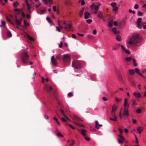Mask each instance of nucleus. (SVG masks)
<instances>
[{
  "label": "nucleus",
  "mask_w": 146,
  "mask_h": 146,
  "mask_svg": "<svg viewBox=\"0 0 146 146\" xmlns=\"http://www.w3.org/2000/svg\"><path fill=\"white\" fill-rule=\"evenodd\" d=\"M72 66L76 69H79L82 68V65L79 61L75 60L72 61Z\"/></svg>",
  "instance_id": "nucleus-1"
},
{
  "label": "nucleus",
  "mask_w": 146,
  "mask_h": 146,
  "mask_svg": "<svg viewBox=\"0 0 146 146\" xmlns=\"http://www.w3.org/2000/svg\"><path fill=\"white\" fill-rule=\"evenodd\" d=\"M130 39V40L128 43L130 44H132L138 42L140 40V37H131Z\"/></svg>",
  "instance_id": "nucleus-2"
},
{
  "label": "nucleus",
  "mask_w": 146,
  "mask_h": 146,
  "mask_svg": "<svg viewBox=\"0 0 146 146\" xmlns=\"http://www.w3.org/2000/svg\"><path fill=\"white\" fill-rule=\"evenodd\" d=\"M29 56L27 53L24 52L21 55L22 60L24 64H27L28 63V59Z\"/></svg>",
  "instance_id": "nucleus-3"
},
{
  "label": "nucleus",
  "mask_w": 146,
  "mask_h": 146,
  "mask_svg": "<svg viewBox=\"0 0 146 146\" xmlns=\"http://www.w3.org/2000/svg\"><path fill=\"white\" fill-rule=\"evenodd\" d=\"M70 59L69 55L68 54H65L64 56L63 61L64 62H67L70 61Z\"/></svg>",
  "instance_id": "nucleus-4"
},
{
  "label": "nucleus",
  "mask_w": 146,
  "mask_h": 146,
  "mask_svg": "<svg viewBox=\"0 0 146 146\" xmlns=\"http://www.w3.org/2000/svg\"><path fill=\"white\" fill-rule=\"evenodd\" d=\"M72 26L71 24H68L66 26L64 27V29L67 31H73L72 30Z\"/></svg>",
  "instance_id": "nucleus-5"
},
{
  "label": "nucleus",
  "mask_w": 146,
  "mask_h": 146,
  "mask_svg": "<svg viewBox=\"0 0 146 146\" xmlns=\"http://www.w3.org/2000/svg\"><path fill=\"white\" fill-rule=\"evenodd\" d=\"M118 136L120 138L118 139L119 143H122L123 142L125 141L124 137L123 136L120 135H118Z\"/></svg>",
  "instance_id": "nucleus-6"
},
{
  "label": "nucleus",
  "mask_w": 146,
  "mask_h": 146,
  "mask_svg": "<svg viewBox=\"0 0 146 146\" xmlns=\"http://www.w3.org/2000/svg\"><path fill=\"white\" fill-rule=\"evenodd\" d=\"M51 60L54 66H56L58 64V62L56 59L54 58V56L52 57Z\"/></svg>",
  "instance_id": "nucleus-7"
},
{
  "label": "nucleus",
  "mask_w": 146,
  "mask_h": 146,
  "mask_svg": "<svg viewBox=\"0 0 146 146\" xmlns=\"http://www.w3.org/2000/svg\"><path fill=\"white\" fill-rule=\"evenodd\" d=\"M120 46L121 47V49L123 51L125 52V53L127 54H130V52L128 50H126L123 45H120Z\"/></svg>",
  "instance_id": "nucleus-8"
},
{
  "label": "nucleus",
  "mask_w": 146,
  "mask_h": 146,
  "mask_svg": "<svg viewBox=\"0 0 146 146\" xmlns=\"http://www.w3.org/2000/svg\"><path fill=\"white\" fill-rule=\"evenodd\" d=\"M120 44L119 43L116 44L112 47V49L114 51L117 50L120 47Z\"/></svg>",
  "instance_id": "nucleus-9"
},
{
  "label": "nucleus",
  "mask_w": 146,
  "mask_h": 146,
  "mask_svg": "<svg viewBox=\"0 0 146 146\" xmlns=\"http://www.w3.org/2000/svg\"><path fill=\"white\" fill-rule=\"evenodd\" d=\"M44 89L48 92H49L52 90V88L51 86H49L46 85L45 86Z\"/></svg>",
  "instance_id": "nucleus-10"
},
{
  "label": "nucleus",
  "mask_w": 146,
  "mask_h": 146,
  "mask_svg": "<svg viewBox=\"0 0 146 146\" xmlns=\"http://www.w3.org/2000/svg\"><path fill=\"white\" fill-rule=\"evenodd\" d=\"M84 18L86 19L90 18V14L88 11H86L84 13Z\"/></svg>",
  "instance_id": "nucleus-11"
},
{
  "label": "nucleus",
  "mask_w": 146,
  "mask_h": 146,
  "mask_svg": "<svg viewBox=\"0 0 146 146\" xmlns=\"http://www.w3.org/2000/svg\"><path fill=\"white\" fill-rule=\"evenodd\" d=\"M90 8L92 10H96L98 9L99 7L98 6L96 5L95 4H93L90 6Z\"/></svg>",
  "instance_id": "nucleus-12"
},
{
  "label": "nucleus",
  "mask_w": 146,
  "mask_h": 146,
  "mask_svg": "<svg viewBox=\"0 0 146 146\" xmlns=\"http://www.w3.org/2000/svg\"><path fill=\"white\" fill-rule=\"evenodd\" d=\"M97 16L100 19H102L104 21V20L103 16V14L101 11H100L98 12Z\"/></svg>",
  "instance_id": "nucleus-13"
},
{
  "label": "nucleus",
  "mask_w": 146,
  "mask_h": 146,
  "mask_svg": "<svg viewBox=\"0 0 146 146\" xmlns=\"http://www.w3.org/2000/svg\"><path fill=\"white\" fill-rule=\"evenodd\" d=\"M124 111L123 113L122 114L123 116H124V115H125L126 116L129 115L128 112V109L127 108H124Z\"/></svg>",
  "instance_id": "nucleus-14"
},
{
  "label": "nucleus",
  "mask_w": 146,
  "mask_h": 146,
  "mask_svg": "<svg viewBox=\"0 0 146 146\" xmlns=\"http://www.w3.org/2000/svg\"><path fill=\"white\" fill-rule=\"evenodd\" d=\"M133 95L137 98H141V95L139 93L134 92L133 93Z\"/></svg>",
  "instance_id": "nucleus-15"
},
{
  "label": "nucleus",
  "mask_w": 146,
  "mask_h": 146,
  "mask_svg": "<svg viewBox=\"0 0 146 146\" xmlns=\"http://www.w3.org/2000/svg\"><path fill=\"white\" fill-rule=\"evenodd\" d=\"M135 72L138 74V75H139L141 77H144V76L141 74V73L139 72V69L137 68H135Z\"/></svg>",
  "instance_id": "nucleus-16"
},
{
  "label": "nucleus",
  "mask_w": 146,
  "mask_h": 146,
  "mask_svg": "<svg viewBox=\"0 0 146 146\" xmlns=\"http://www.w3.org/2000/svg\"><path fill=\"white\" fill-rule=\"evenodd\" d=\"M137 130L138 131L139 133V134H140L143 130V127L139 126L137 127Z\"/></svg>",
  "instance_id": "nucleus-17"
},
{
  "label": "nucleus",
  "mask_w": 146,
  "mask_h": 146,
  "mask_svg": "<svg viewBox=\"0 0 146 146\" xmlns=\"http://www.w3.org/2000/svg\"><path fill=\"white\" fill-rule=\"evenodd\" d=\"M117 108V106H116L115 104H113V105L112 108V110L111 111V112H115V111Z\"/></svg>",
  "instance_id": "nucleus-18"
},
{
  "label": "nucleus",
  "mask_w": 146,
  "mask_h": 146,
  "mask_svg": "<svg viewBox=\"0 0 146 146\" xmlns=\"http://www.w3.org/2000/svg\"><path fill=\"white\" fill-rule=\"evenodd\" d=\"M43 1L46 4H48V3L50 4L52 3V0H43Z\"/></svg>",
  "instance_id": "nucleus-19"
},
{
  "label": "nucleus",
  "mask_w": 146,
  "mask_h": 146,
  "mask_svg": "<svg viewBox=\"0 0 146 146\" xmlns=\"http://www.w3.org/2000/svg\"><path fill=\"white\" fill-rule=\"evenodd\" d=\"M86 130L84 129H82L81 130V131L80 133L84 137H85L86 136Z\"/></svg>",
  "instance_id": "nucleus-20"
},
{
  "label": "nucleus",
  "mask_w": 146,
  "mask_h": 146,
  "mask_svg": "<svg viewBox=\"0 0 146 146\" xmlns=\"http://www.w3.org/2000/svg\"><path fill=\"white\" fill-rule=\"evenodd\" d=\"M95 127L97 129H99L100 128V127H99V125L100 124L99 123L98 121H95Z\"/></svg>",
  "instance_id": "nucleus-21"
},
{
  "label": "nucleus",
  "mask_w": 146,
  "mask_h": 146,
  "mask_svg": "<svg viewBox=\"0 0 146 146\" xmlns=\"http://www.w3.org/2000/svg\"><path fill=\"white\" fill-rule=\"evenodd\" d=\"M84 8H83L80 11L79 13V16L80 17H81L83 14L84 10Z\"/></svg>",
  "instance_id": "nucleus-22"
},
{
  "label": "nucleus",
  "mask_w": 146,
  "mask_h": 146,
  "mask_svg": "<svg viewBox=\"0 0 146 146\" xmlns=\"http://www.w3.org/2000/svg\"><path fill=\"white\" fill-rule=\"evenodd\" d=\"M118 79L119 81L122 82L123 81V77L121 75L119 74L118 77Z\"/></svg>",
  "instance_id": "nucleus-23"
},
{
  "label": "nucleus",
  "mask_w": 146,
  "mask_h": 146,
  "mask_svg": "<svg viewBox=\"0 0 146 146\" xmlns=\"http://www.w3.org/2000/svg\"><path fill=\"white\" fill-rule=\"evenodd\" d=\"M67 142H70V145L69 146H71L73 145H74V143L75 142L73 140H72L71 141L69 140L67 141Z\"/></svg>",
  "instance_id": "nucleus-24"
},
{
  "label": "nucleus",
  "mask_w": 146,
  "mask_h": 146,
  "mask_svg": "<svg viewBox=\"0 0 146 146\" xmlns=\"http://www.w3.org/2000/svg\"><path fill=\"white\" fill-rule=\"evenodd\" d=\"M6 18L7 20L8 21L9 23H11L12 25H14V23H13V22H12L11 20L7 16L6 17Z\"/></svg>",
  "instance_id": "nucleus-25"
},
{
  "label": "nucleus",
  "mask_w": 146,
  "mask_h": 146,
  "mask_svg": "<svg viewBox=\"0 0 146 146\" xmlns=\"http://www.w3.org/2000/svg\"><path fill=\"white\" fill-rule=\"evenodd\" d=\"M141 22L142 19L141 18H138L137 21V23L138 24V26L139 25V23H141Z\"/></svg>",
  "instance_id": "nucleus-26"
},
{
  "label": "nucleus",
  "mask_w": 146,
  "mask_h": 146,
  "mask_svg": "<svg viewBox=\"0 0 146 146\" xmlns=\"http://www.w3.org/2000/svg\"><path fill=\"white\" fill-rule=\"evenodd\" d=\"M112 31L115 34H117L119 32H117L116 30V29L115 28H113L112 29Z\"/></svg>",
  "instance_id": "nucleus-27"
},
{
  "label": "nucleus",
  "mask_w": 146,
  "mask_h": 146,
  "mask_svg": "<svg viewBox=\"0 0 146 146\" xmlns=\"http://www.w3.org/2000/svg\"><path fill=\"white\" fill-rule=\"evenodd\" d=\"M46 11V10H41L38 12V13L40 14H42L44 13V12Z\"/></svg>",
  "instance_id": "nucleus-28"
},
{
  "label": "nucleus",
  "mask_w": 146,
  "mask_h": 146,
  "mask_svg": "<svg viewBox=\"0 0 146 146\" xmlns=\"http://www.w3.org/2000/svg\"><path fill=\"white\" fill-rule=\"evenodd\" d=\"M19 4V2L17 1L14 2L13 3V6L15 8Z\"/></svg>",
  "instance_id": "nucleus-29"
},
{
  "label": "nucleus",
  "mask_w": 146,
  "mask_h": 146,
  "mask_svg": "<svg viewBox=\"0 0 146 146\" xmlns=\"http://www.w3.org/2000/svg\"><path fill=\"white\" fill-rule=\"evenodd\" d=\"M124 107H127V108H129V105L128 104L127 102H124Z\"/></svg>",
  "instance_id": "nucleus-30"
},
{
  "label": "nucleus",
  "mask_w": 146,
  "mask_h": 146,
  "mask_svg": "<svg viewBox=\"0 0 146 146\" xmlns=\"http://www.w3.org/2000/svg\"><path fill=\"white\" fill-rule=\"evenodd\" d=\"M129 73L130 74L133 75L135 73V71L133 69L130 70L129 71Z\"/></svg>",
  "instance_id": "nucleus-31"
},
{
  "label": "nucleus",
  "mask_w": 146,
  "mask_h": 146,
  "mask_svg": "<svg viewBox=\"0 0 146 146\" xmlns=\"http://www.w3.org/2000/svg\"><path fill=\"white\" fill-rule=\"evenodd\" d=\"M15 22L17 23V24L18 25H20L21 24V22L18 19H15Z\"/></svg>",
  "instance_id": "nucleus-32"
},
{
  "label": "nucleus",
  "mask_w": 146,
  "mask_h": 146,
  "mask_svg": "<svg viewBox=\"0 0 146 146\" xmlns=\"http://www.w3.org/2000/svg\"><path fill=\"white\" fill-rule=\"evenodd\" d=\"M27 40L29 42V40L34 41V39L33 38V37H27Z\"/></svg>",
  "instance_id": "nucleus-33"
},
{
  "label": "nucleus",
  "mask_w": 146,
  "mask_h": 146,
  "mask_svg": "<svg viewBox=\"0 0 146 146\" xmlns=\"http://www.w3.org/2000/svg\"><path fill=\"white\" fill-rule=\"evenodd\" d=\"M53 119L56 121V123H57V124L58 125H60V123L58 121V119L57 118H56V117H54L53 118Z\"/></svg>",
  "instance_id": "nucleus-34"
},
{
  "label": "nucleus",
  "mask_w": 146,
  "mask_h": 146,
  "mask_svg": "<svg viewBox=\"0 0 146 146\" xmlns=\"http://www.w3.org/2000/svg\"><path fill=\"white\" fill-rule=\"evenodd\" d=\"M76 124L78 126L80 127H84V125L82 124L78 123H76Z\"/></svg>",
  "instance_id": "nucleus-35"
},
{
  "label": "nucleus",
  "mask_w": 146,
  "mask_h": 146,
  "mask_svg": "<svg viewBox=\"0 0 146 146\" xmlns=\"http://www.w3.org/2000/svg\"><path fill=\"white\" fill-rule=\"evenodd\" d=\"M139 25L138 26V24H137V27L138 28L141 29L142 27V22L141 23H139Z\"/></svg>",
  "instance_id": "nucleus-36"
},
{
  "label": "nucleus",
  "mask_w": 146,
  "mask_h": 146,
  "mask_svg": "<svg viewBox=\"0 0 146 146\" xmlns=\"http://www.w3.org/2000/svg\"><path fill=\"white\" fill-rule=\"evenodd\" d=\"M24 24L25 26L26 27H27V26H29V25L28 23L25 20H24ZM27 28V27H26Z\"/></svg>",
  "instance_id": "nucleus-37"
},
{
  "label": "nucleus",
  "mask_w": 146,
  "mask_h": 146,
  "mask_svg": "<svg viewBox=\"0 0 146 146\" xmlns=\"http://www.w3.org/2000/svg\"><path fill=\"white\" fill-rule=\"evenodd\" d=\"M132 58L131 57H127L125 58V60H126L127 61L129 62L131 61V60Z\"/></svg>",
  "instance_id": "nucleus-38"
},
{
  "label": "nucleus",
  "mask_w": 146,
  "mask_h": 146,
  "mask_svg": "<svg viewBox=\"0 0 146 146\" xmlns=\"http://www.w3.org/2000/svg\"><path fill=\"white\" fill-rule=\"evenodd\" d=\"M114 118H110V119L112 121H117V118L116 116H114Z\"/></svg>",
  "instance_id": "nucleus-39"
},
{
  "label": "nucleus",
  "mask_w": 146,
  "mask_h": 146,
  "mask_svg": "<svg viewBox=\"0 0 146 146\" xmlns=\"http://www.w3.org/2000/svg\"><path fill=\"white\" fill-rule=\"evenodd\" d=\"M112 24H113L112 21H110L109 22V24H108L109 26L110 27H112Z\"/></svg>",
  "instance_id": "nucleus-40"
},
{
  "label": "nucleus",
  "mask_w": 146,
  "mask_h": 146,
  "mask_svg": "<svg viewBox=\"0 0 146 146\" xmlns=\"http://www.w3.org/2000/svg\"><path fill=\"white\" fill-rule=\"evenodd\" d=\"M7 36H11L12 34L11 32L10 31H8L7 33Z\"/></svg>",
  "instance_id": "nucleus-41"
},
{
  "label": "nucleus",
  "mask_w": 146,
  "mask_h": 146,
  "mask_svg": "<svg viewBox=\"0 0 146 146\" xmlns=\"http://www.w3.org/2000/svg\"><path fill=\"white\" fill-rule=\"evenodd\" d=\"M116 3L115 2H112L111 3V5L113 7H115Z\"/></svg>",
  "instance_id": "nucleus-42"
},
{
  "label": "nucleus",
  "mask_w": 146,
  "mask_h": 146,
  "mask_svg": "<svg viewBox=\"0 0 146 146\" xmlns=\"http://www.w3.org/2000/svg\"><path fill=\"white\" fill-rule=\"evenodd\" d=\"M57 136L58 137H63V136L59 132H58V133H56Z\"/></svg>",
  "instance_id": "nucleus-43"
},
{
  "label": "nucleus",
  "mask_w": 146,
  "mask_h": 146,
  "mask_svg": "<svg viewBox=\"0 0 146 146\" xmlns=\"http://www.w3.org/2000/svg\"><path fill=\"white\" fill-rule=\"evenodd\" d=\"M137 15L138 16H141L143 15V13L140 11H138L137 12Z\"/></svg>",
  "instance_id": "nucleus-44"
},
{
  "label": "nucleus",
  "mask_w": 146,
  "mask_h": 146,
  "mask_svg": "<svg viewBox=\"0 0 146 146\" xmlns=\"http://www.w3.org/2000/svg\"><path fill=\"white\" fill-rule=\"evenodd\" d=\"M136 111L137 113H141L142 111L140 109L138 108L136 110Z\"/></svg>",
  "instance_id": "nucleus-45"
},
{
  "label": "nucleus",
  "mask_w": 146,
  "mask_h": 146,
  "mask_svg": "<svg viewBox=\"0 0 146 146\" xmlns=\"http://www.w3.org/2000/svg\"><path fill=\"white\" fill-rule=\"evenodd\" d=\"M60 111L61 112L62 114L63 115L64 117L66 115L64 113V111L61 109H60Z\"/></svg>",
  "instance_id": "nucleus-46"
},
{
  "label": "nucleus",
  "mask_w": 146,
  "mask_h": 146,
  "mask_svg": "<svg viewBox=\"0 0 146 146\" xmlns=\"http://www.w3.org/2000/svg\"><path fill=\"white\" fill-rule=\"evenodd\" d=\"M118 130L119 131V132L120 134H122L123 132V131L120 128H118Z\"/></svg>",
  "instance_id": "nucleus-47"
},
{
  "label": "nucleus",
  "mask_w": 146,
  "mask_h": 146,
  "mask_svg": "<svg viewBox=\"0 0 146 146\" xmlns=\"http://www.w3.org/2000/svg\"><path fill=\"white\" fill-rule=\"evenodd\" d=\"M46 19L48 21L49 23H52V21L50 19V18L49 17H47L46 18Z\"/></svg>",
  "instance_id": "nucleus-48"
},
{
  "label": "nucleus",
  "mask_w": 146,
  "mask_h": 146,
  "mask_svg": "<svg viewBox=\"0 0 146 146\" xmlns=\"http://www.w3.org/2000/svg\"><path fill=\"white\" fill-rule=\"evenodd\" d=\"M121 99H119L117 98H116L115 99V101L117 102H120L121 101Z\"/></svg>",
  "instance_id": "nucleus-49"
},
{
  "label": "nucleus",
  "mask_w": 146,
  "mask_h": 146,
  "mask_svg": "<svg viewBox=\"0 0 146 146\" xmlns=\"http://www.w3.org/2000/svg\"><path fill=\"white\" fill-rule=\"evenodd\" d=\"M92 20L91 19H89L86 20V22L88 24L91 23L92 22Z\"/></svg>",
  "instance_id": "nucleus-50"
},
{
  "label": "nucleus",
  "mask_w": 146,
  "mask_h": 146,
  "mask_svg": "<svg viewBox=\"0 0 146 146\" xmlns=\"http://www.w3.org/2000/svg\"><path fill=\"white\" fill-rule=\"evenodd\" d=\"M137 104V103L136 102V100H133L132 105L133 106H135Z\"/></svg>",
  "instance_id": "nucleus-51"
},
{
  "label": "nucleus",
  "mask_w": 146,
  "mask_h": 146,
  "mask_svg": "<svg viewBox=\"0 0 146 146\" xmlns=\"http://www.w3.org/2000/svg\"><path fill=\"white\" fill-rule=\"evenodd\" d=\"M73 94H72V92H69L68 93V96L69 97H72L73 96Z\"/></svg>",
  "instance_id": "nucleus-52"
},
{
  "label": "nucleus",
  "mask_w": 146,
  "mask_h": 146,
  "mask_svg": "<svg viewBox=\"0 0 146 146\" xmlns=\"http://www.w3.org/2000/svg\"><path fill=\"white\" fill-rule=\"evenodd\" d=\"M139 35L137 33H134L132 35V36H139Z\"/></svg>",
  "instance_id": "nucleus-53"
},
{
  "label": "nucleus",
  "mask_w": 146,
  "mask_h": 146,
  "mask_svg": "<svg viewBox=\"0 0 146 146\" xmlns=\"http://www.w3.org/2000/svg\"><path fill=\"white\" fill-rule=\"evenodd\" d=\"M118 7L115 6V7H113V9L112 10L113 11H116L118 10Z\"/></svg>",
  "instance_id": "nucleus-54"
},
{
  "label": "nucleus",
  "mask_w": 146,
  "mask_h": 146,
  "mask_svg": "<svg viewBox=\"0 0 146 146\" xmlns=\"http://www.w3.org/2000/svg\"><path fill=\"white\" fill-rule=\"evenodd\" d=\"M116 40L118 41H119V42L121 40V37H116Z\"/></svg>",
  "instance_id": "nucleus-55"
},
{
  "label": "nucleus",
  "mask_w": 146,
  "mask_h": 146,
  "mask_svg": "<svg viewBox=\"0 0 146 146\" xmlns=\"http://www.w3.org/2000/svg\"><path fill=\"white\" fill-rule=\"evenodd\" d=\"M56 28L57 31H58V32H60V28L59 27V26H56Z\"/></svg>",
  "instance_id": "nucleus-56"
},
{
  "label": "nucleus",
  "mask_w": 146,
  "mask_h": 146,
  "mask_svg": "<svg viewBox=\"0 0 146 146\" xmlns=\"http://www.w3.org/2000/svg\"><path fill=\"white\" fill-rule=\"evenodd\" d=\"M2 25L3 26V27H5V24H6V22L5 21H2Z\"/></svg>",
  "instance_id": "nucleus-57"
},
{
  "label": "nucleus",
  "mask_w": 146,
  "mask_h": 146,
  "mask_svg": "<svg viewBox=\"0 0 146 146\" xmlns=\"http://www.w3.org/2000/svg\"><path fill=\"white\" fill-rule=\"evenodd\" d=\"M26 5L28 9H29L31 8L30 5L28 3H27Z\"/></svg>",
  "instance_id": "nucleus-58"
},
{
  "label": "nucleus",
  "mask_w": 146,
  "mask_h": 146,
  "mask_svg": "<svg viewBox=\"0 0 146 146\" xmlns=\"http://www.w3.org/2000/svg\"><path fill=\"white\" fill-rule=\"evenodd\" d=\"M138 5L137 4H135L134 5V8L135 9H138Z\"/></svg>",
  "instance_id": "nucleus-59"
},
{
  "label": "nucleus",
  "mask_w": 146,
  "mask_h": 146,
  "mask_svg": "<svg viewBox=\"0 0 146 146\" xmlns=\"http://www.w3.org/2000/svg\"><path fill=\"white\" fill-rule=\"evenodd\" d=\"M135 135V141H136V143H137L138 144L139 143V141L138 140V139L136 135Z\"/></svg>",
  "instance_id": "nucleus-60"
},
{
  "label": "nucleus",
  "mask_w": 146,
  "mask_h": 146,
  "mask_svg": "<svg viewBox=\"0 0 146 146\" xmlns=\"http://www.w3.org/2000/svg\"><path fill=\"white\" fill-rule=\"evenodd\" d=\"M85 3L84 0H82L81 2V4L82 5H83L85 4Z\"/></svg>",
  "instance_id": "nucleus-61"
},
{
  "label": "nucleus",
  "mask_w": 146,
  "mask_h": 146,
  "mask_svg": "<svg viewBox=\"0 0 146 146\" xmlns=\"http://www.w3.org/2000/svg\"><path fill=\"white\" fill-rule=\"evenodd\" d=\"M84 137L85 139L87 141H89L90 140V138L89 137H86V136Z\"/></svg>",
  "instance_id": "nucleus-62"
},
{
  "label": "nucleus",
  "mask_w": 146,
  "mask_h": 146,
  "mask_svg": "<svg viewBox=\"0 0 146 146\" xmlns=\"http://www.w3.org/2000/svg\"><path fill=\"white\" fill-rule=\"evenodd\" d=\"M102 99L103 100L105 101H106L108 100V99L107 98H106L104 97H102Z\"/></svg>",
  "instance_id": "nucleus-63"
},
{
  "label": "nucleus",
  "mask_w": 146,
  "mask_h": 146,
  "mask_svg": "<svg viewBox=\"0 0 146 146\" xmlns=\"http://www.w3.org/2000/svg\"><path fill=\"white\" fill-rule=\"evenodd\" d=\"M61 119L63 122H67V121L66 119L64 118H62Z\"/></svg>",
  "instance_id": "nucleus-64"
}]
</instances>
